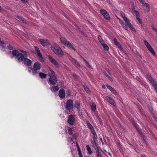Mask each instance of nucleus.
Segmentation results:
<instances>
[{"mask_svg":"<svg viewBox=\"0 0 157 157\" xmlns=\"http://www.w3.org/2000/svg\"><path fill=\"white\" fill-rule=\"evenodd\" d=\"M86 147L88 153L90 155H91L92 153V151L90 147L88 145L86 146Z\"/></svg>","mask_w":157,"mask_h":157,"instance_id":"28","label":"nucleus"},{"mask_svg":"<svg viewBox=\"0 0 157 157\" xmlns=\"http://www.w3.org/2000/svg\"><path fill=\"white\" fill-rule=\"evenodd\" d=\"M25 58L23 61L24 64L26 66H30L32 64V61L30 59L27 58V55L24 54Z\"/></svg>","mask_w":157,"mask_h":157,"instance_id":"4","label":"nucleus"},{"mask_svg":"<svg viewBox=\"0 0 157 157\" xmlns=\"http://www.w3.org/2000/svg\"><path fill=\"white\" fill-rule=\"evenodd\" d=\"M147 48L153 55H155V52L151 46L148 47Z\"/></svg>","mask_w":157,"mask_h":157,"instance_id":"26","label":"nucleus"},{"mask_svg":"<svg viewBox=\"0 0 157 157\" xmlns=\"http://www.w3.org/2000/svg\"><path fill=\"white\" fill-rule=\"evenodd\" d=\"M77 146H78L77 149H78V154H79V155H81V154H82V153H81V150L80 149L78 145H77Z\"/></svg>","mask_w":157,"mask_h":157,"instance_id":"47","label":"nucleus"},{"mask_svg":"<svg viewBox=\"0 0 157 157\" xmlns=\"http://www.w3.org/2000/svg\"><path fill=\"white\" fill-rule=\"evenodd\" d=\"M91 107L93 111L95 112L96 109V105L94 103H92L91 104Z\"/></svg>","mask_w":157,"mask_h":157,"instance_id":"24","label":"nucleus"},{"mask_svg":"<svg viewBox=\"0 0 157 157\" xmlns=\"http://www.w3.org/2000/svg\"><path fill=\"white\" fill-rule=\"evenodd\" d=\"M50 72L48 73V75L50 77V76L55 75V73L54 71L50 68H49Z\"/></svg>","mask_w":157,"mask_h":157,"instance_id":"23","label":"nucleus"},{"mask_svg":"<svg viewBox=\"0 0 157 157\" xmlns=\"http://www.w3.org/2000/svg\"><path fill=\"white\" fill-rule=\"evenodd\" d=\"M16 17L19 19L23 23H27V21L26 20L23 18H22V17H20L18 15H16L15 16Z\"/></svg>","mask_w":157,"mask_h":157,"instance_id":"17","label":"nucleus"},{"mask_svg":"<svg viewBox=\"0 0 157 157\" xmlns=\"http://www.w3.org/2000/svg\"><path fill=\"white\" fill-rule=\"evenodd\" d=\"M120 23L121 24L122 27L126 24L122 20L120 21Z\"/></svg>","mask_w":157,"mask_h":157,"instance_id":"49","label":"nucleus"},{"mask_svg":"<svg viewBox=\"0 0 157 157\" xmlns=\"http://www.w3.org/2000/svg\"><path fill=\"white\" fill-rule=\"evenodd\" d=\"M94 148L95 149L96 151V154L101 153V152L99 151V149L98 146L96 147H94Z\"/></svg>","mask_w":157,"mask_h":157,"instance_id":"42","label":"nucleus"},{"mask_svg":"<svg viewBox=\"0 0 157 157\" xmlns=\"http://www.w3.org/2000/svg\"><path fill=\"white\" fill-rule=\"evenodd\" d=\"M72 75L75 78H78V77L75 74L73 73L72 74Z\"/></svg>","mask_w":157,"mask_h":157,"instance_id":"55","label":"nucleus"},{"mask_svg":"<svg viewBox=\"0 0 157 157\" xmlns=\"http://www.w3.org/2000/svg\"><path fill=\"white\" fill-rule=\"evenodd\" d=\"M1 44H5L4 42L3 41H1V42H0Z\"/></svg>","mask_w":157,"mask_h":157,"instance_id":"63","label":"nucleus"},{"mask_svg":"<svg viewBox=\"0 0 157 157\" xmlns=\"http://www.w3.org/2000/svg\"><path fill=\"white\" fill-rule=\"evenodd\" d=\"M137 130L138 132L140 133V134L141 135V136L143 138V139L145 141V140L146 139L145 137L142 134V132L140 131V130L139 129H137Z\"/></svg>","mask_w":157,"mask_h":157,"instance_id":"38","label":"nucleus"},{"mask_svg":"<svg viewBox=\"0 0 157 157\" xmlns=\"http://www.w3.org/2000/svg\"><path fill=\"white\" fill-rule=\"evenodd\" d=\"M33 67L36 70H39L41 68V64L39 62H36L34 64Z\"/></svg>","mask_w":157,"mask_h":157,"instance_id":"14","label":"nucleus"},{"mask_svg":"<svg viewBox=\"0 0 157 157\" xmlns=\"http://www.w3.org/2000/svg\"><path fill=\"white\" fill-rule=\"evenodd\" d=\"M50 48L54 53L58 56H62L64 55L63 52L61 48L56 44L54 43L53 45L51 46Z\"/></svg>","mask_w":157,"mask_h":157,"instance_id":"1","label":"nucleus"},{"mask_svg":"<svg viewBox=\"0 0 157 157\" xmlns=\"http://www.w3.org/2000/svg\"><path fill=\"white\" fill-rule=\"evenodd\" d=\"M97 142V140H91V143L93 144V146L94 148L98 146Z\"/></svg>","mask_w":157,"mask_h":157,"instance_id":"30","label":"nucleus"},{"mask_svg":"<svg viewBox=\"0 0 157 157\" xmlns=\"http://www.w3.org/2000/svg\"><path fill=\"white\" fill-rule=\"evenodd\" d=\"M20 51L21 52H23V53H24H24H26V51H24V50H20Z\"/></svg>","mask_w":157,"mask_h":157,"instance_id":"64","label":"nucleus"},{"mask_svg":"<svg viewBox=\"0 0 157 157\" xmlns=\"http://www.w3.org/2000/svg\"><path fill=\"white\" fill-rule=\"evenodd\" d=\"M75 106L76 107L78 111H79L80 107V103L78 101H76L75 103Z\"/></svg>","mask_w":157,"mask_h":157,"instance_id":"19","label":"nucleus"},{"mask_svg":"<svg viewBox=\"0 0 157 157\" xmlns=\"http://www.w3.org/2000/svg\"><path fill=\"white\" fill-rule=\"evenodd\" d=\"M86 64V66L89 68H90L91 67V66L89 65L87 61L85 63Z\"/></svg>","mask_w":157,"mask_h":157,"instance_id":"54","label":"nucleus"},{"mask_svg":"<svg viewBox=\"0 0 157 157\" xmlns=\"http://www.w3.org/2000/svg\"><path fill=\"white\" fill-rule=\"evenodd\" d=\"M28 71L29 73H32L33 75H35L37 73V70H36L33 67V68L30 67L28 68Z\"/></svg>","mask_w":157,"mask_h":157,"instance_id":"13","label":"nucleus"},{"mask_svg":"<svg viewBox=\"0 0 157 157\" xmlns=\"http://www.w3.org/2000/svg\"><path fill=\"white\" fill-rule=\"evenodd\" d=\"M92 133L93 134L94 137L93 139H94V140H97V135L95 132V130L91 131Z\"/></svg>","mask_w":157,"mask_h":157,"instance_id":"29","label":"nucleus"},{"mask_svg":"<svg viewBox=\"0 0 157 157\" xmlns=\"http://www.w3.org/2000/svg\"><path fill=\"white\" fill-rule=\"evenodd\" d=\"M106 86L114 94H117V92L116 90L110 86H109L108 84H106Z\"/></svg>","mask_w":157,"mask_h":157,"instance_id":"18","label":"nucleus"},{"mask_svg":"<svg viewBox=\"0 0 157 157\" xmlns=\"http://www.w3.org/2000/svg\"><path fill=\"white\" fill-rule=\"evenodd\" d=\"M65 92L63 88L61 89L59 92V96L61 98H64L65 97Z\"/></svg>","mask_w":157,"mask_h":157,"instance_id":"12","label":"nucleus"},{"mask_svg":"<svg viewBox=\"0 0 157 157\" xmlns=\"http://www.w3.org/2000/svg\"><path fill=\"white\" fill-rule=\"evenodd\" d=\"M136 19L139 22L140 24H142V21H141V20L140 19V17H139V16H138V17H136Z\"/></svg>","mask_w":157,"mask_h":157,"instance_id":"44","label":"nucleus"},{"mask_svg":"<svg viewBox=\"0 0 157 157\" xmlns=\"http://www.w3.org/2000/svg\"><path fill=\"white\" fill-rule=\"evenodd\" d=\"M21 1L22 2H23L25 3L28 2L27 0H21Z\"/></svg>","mask_w":157,"mask_h":157,"instance_id":"59","label":"nucleus"},{"mask_svg":"<svg viewBox=\"0 0 157 157\" xmlns=\"http://www.w3.org/2000/svg\"><path fill=\"white\" fill-rule=\"evenodd\" d=\"M75 64L78 67H81V66L79 63L77 61V62H76V63Z\"/></svg>","mask_w":157,"mask_h":157,"instance_id":"57","label":"nucleus"},{"mask_svg":"<svg viewBox=\"0 0 157 157\" xmlns=\"http://www.w3.org/2000/svg\"><path fill=\"white\" fill-rule=\"evenodd\" d=\"M7 47L10 50H12L13 48V46L10 44H9Z\"/></svg>","mask_w":157,"mask_h":157,"instance_id":"48","label":"nucleus"},{"mask_svg":"<svg viewBox=\"0 0 157 157\" xmlns=\"http://www.w3.org/2000/svg\"><path fill=\"white\" fill-rule=\"evenodd\" d=\"M150 83L152 85L153 87H156V86H157V83L156 82L155 80L154 79L153 80H152V81H151V82H150Z\"/></svg>","mask_w":157,"mask_h":157,"instance_id":"32","label":"nucleus"},{"mask_svg":"<svg viewBox=\"0 0 157 157\" xmlns=\"http://www.w3.org/2000/svg\"><path fill=\"white\" fill-rule=\"evenodd\" d=\"M35 49L36 52L37 53V56L39 57V60L41 62H44V59L42 56L39 49L38 47H35Z\"/></svg>","mask_w":157,"mask_h":157,"instance_id":"5","label":"nucleus"},{"mask_svg":"<svg viewBox=\"0 0 157 157\" xmlns=\"http://www.w3.org/2000/svg\"><path fill=\"white\" fill-rule=\"evenodd\" d=\"M106 98L107 99L111 104L115 106H116V104L113 100L112 98L108 96H106Z\"/></svg>","mask_w":157,"mask_h":157,"instance_id":"15","label":"nucleus"},{"mask_svg":"<svg viewBox=\"0 0 157 157\" xmlns=\"http://www.w3.org/2000/svg\"><path fill=\"white\" fill-rule=\"evenodd\" d=\"M86 123L87 124V126L88 127V128L90 129V130L91 131H94V128L93 126L91 125V124L90 123L89 121H86Z\"/></svg>","mask_w":157,"mask_h":157,"instance_id":"20","label":"nucleus"},{"mask_svg":"<svg viewBox=\"0 0 157 157\" xmlns=\"http://www.w3.org/2000/svg\"><path fill=\"white\" fill-rule=\"evenodd\" d=\"M121 14L122 17L123 18L124 20V19L127 18L125 16V14L123 12H121Z\"/></svg>","mask_w":157,"mask_h":157,"instance_id":"45","label":"nucleus"},{"mask_svg":"<svg viewBox=\"0 0 157 157\" xmlns=\"http://www.w3.org/2000/svg\"><path fill=\"white\" fill-rule=\"evenodd\" d=\"M2 50L3 51H4L5 50L4 49V48L5 47V46H4L3 45H2Z\"/></svg>","mask_w":157,"mask_h":157,"instance_id":"62","label":"nucleus"},{"mask_svg":"<svg viewBox=\"0 0 157 157\" xmlns=\"http://www.w3.org/2000/svg\"><path fill=\"white\" fill-rule=\"evenodd\" d=\"M102 46H103V48H104V49L105 50L107 51L109 50V48L108 46L106 44H104L102 45Z\"/></svg>","mask_w":157,"mask_h":157,"instance_id":"36","label":"nucleus"},{"mask_svg":"<svg viewBox=\"0 0 157 157\" xmlns=\"http://www.w3.org/2000/svg\"><path fill=\"white\" fill-rule=\"evenodd\" d=\"M150 83L152 85L153 87H156V86H157V83L156 82L155 80L154 79L153 80H152V81H151V82H150Z\"/></svg>","mask_w":157,"mask_h":157,"instance_id":"33","label":"nucleus"},{"mask_svg":"<svg viewBox=\"0 0 157 157\" xmlns=\"http://www.w3.org/2000/svg\"><path fill=\"white\" fill-rule=\"evenodd\" d=\"M50 89L52 92H56L58 91L59 88L58 86H54L50 88Z\"/></svg>","mask_w":157,"mask_h":157,"instance_id":"16","label":"nucleus"},{"mask_svg":"<svg viewBox=\"0 0 157 157\" xmlns=\"http://www.w3.org/2000/svg\"><path fill=\"white\" fill-rule=\"evenodd\" d=\"M81 58H82L83 60V61L85 62V63L87 61L84 58H83L82 56H81Z\"/></svg>","mask_w":157,"mask_h":157,"instance_id":"61","label":"nucleus"},{"mask_svg":"<svg viewBox=\"0 0 157 157\" xmlns=\"http://www.w3.org/2000/svg\"><path fill=\"white\" fill-rule=\"evenodd\" d=\"M20 53L17 50H13L12 52V54L14 56H17Z\"/></svg>","mask_w":157,"mask_h":157,"instance_id":"25","label":"nucleus"},{"mask_svg":"<svg viewBox=\"0 0 157 157\" xmlns=\"http://www.w3.org/2000/svg\"><path fill=\"white\" fill-rule=\"evenodd\" d=\"M142 3L143 6H146L147 7H149V5L148 4L145 2L144 1L143 2H142Z\"/></svg>","mask_w":157,"mask_h":157,"instance_id":"43","label":"nucleus"},{"mask_svg":"<svg viewBox=\"0 0 157 157\" xmlns=\"http://www.w3.org/2000/svg\"><path fill=\"white\" fill-rule=\"evenodd\" d=\"M146 77L149 80L150 82L152 81V80H153L154 79L152 77L151 75L149 74L147 75Z\"/></svg>","mask_w":157,"mask_h":157,"instance_id":"31","label":"nucleus"},{"mask_svg":"<svg viewBox=\"0 0 157 157\" xmlns=\"http://www.w3.org/2000/svg\"><path fill=\"white\" fill-rule=\"evenodd\" d=\"M83 87L84 90L86 91L87 93L90 94V91L88 89V88L85 86H83Z\"/></svg>","mask_w":157,"mask_h":157,"instance_id":"35","label":"nucleus"},{"mask_svg":"<svg viewBox=\"0 0 157 157\" xmlns=\"http://www.w3.org/2000/svg\"><path fill=\"white\" fill-rule=\"evenodd\" d=\"M39 41L40 42L41 44L43 46H47L50 44L48 40L40 39Z\"/></svg>","mask_w":157,"mask_h":157,"instance_id":"10","label":"nucleus"},{"mask_svg":"<svg viewBox=\"0 0 157 157\" xmlns=\"http://www.w3.org/2000/svg\"><path fill=\"white\" fill-rule=\"evenodd\" d=\"M100 13L102 15L105 19L109 20L110 17L106 11L103 9H101L100 10Z\"/></svg>","mask_w":157,"mask_h":157,"instance_id":"6","label":"nucleus"},{"mask_svg":"<svg viewBox=\"0 0 157 157\" xmlns=\"http://www.w3.org/2000/svg\"><path fill=\"white\" fill-rule=\"evenodd\" d=\"M144 42L147 48L151 46L150 45L147 40H144Z\"/></svg>","mask_w":157,"mask_h":157,"instance_id":"37","label":"nucleus"},{"mask_svg":"<svg viewBox=\"0 0 157 157\" xmlns=\"http://www.w3.org/2000/svg\"><path fill=\"white\" fill-rule=\"evenodd\" d=\"M39 75L41 78H45L47 76V75L42 72H40Z\"/></svg>","mask_w":157,"mask_h":157,"instance_id":"22","label":"nucleus"},{"mask_svg":"<svg viewBox=\"0 0 157 157\" xmlns=\"http://www.w3.org/2000/svg\"><path fill=\"white\" fill-rule=\"evenodd\" d=\"M75 119L74 116L72 115H70L68 119V124L71 125H73L75 123Z\"/></svg>","mask_w":157,"mask_h":157,"instance_id":"9","label":"nucleus"},{"mask_svg":"<svg viewBox=\"0 0 157 157\" xmlns=\"http://www.w3.org/2000/svg\"><path fill=\"white\" fill-rule=\"evenodd\" d=\"M73 101L70 99L67 100V102L65 108L67 109L70 111L73 109Z\"/></svg>","mask_w":157,"mask_h":157,"instance_id":"3","label":"nucleus"},{"mask_svg":"<svg viewBox=\"0 0 157 157\" xmlns=\"http://www.w3.org/2000/svg\"><path fill=\"white\" fill-rule=\"evenodd\" d=\"M154 119L157 122V117L155 116L153 117Z\"/></svg>","mask_w":157,"mask_h":157,"instance_id":"58","label":"nucleus"},{"mask_svg":"<svg viewBox=\"0 0 157 157\" xmlns=\"http://www.w3.org/2000/svg\"><path fill=\"white\" fill-rule=\"evenodd\" d=\"M59 40L64 46L67 48L72 49L75 51H76V49L74 48L73 46L69 41L67 40V39L63 37H61L59 38Z\"/></svg>","mask_w":157,"mask_h":157,"instance_id":"2","label":"nucleus"},{"mask_svg":"<svg viewBox=\"0 0 157 157\" xmlns=\"http://www.w3.org/2000/svg\"><path fill=\"white\" fill-rule=\"evenodd\" d=\"M68 133L70 135H72L73 134L72 130L71 128H69Z\"/></svg>","mask_w":157,"mask_h":157,"instance_id":"40","label":"nucleus"},{"mask_svg":"<svg viewBox=\"0 0 157 157\" xmlns=\"http://www.w3.org/2000/svg\"><path fill=\"white\" fill-rule=\"evenodd\" d=\"M114 43L116 45L118 48H121V46L120 44L117 41L116 38H114L113 39Z\"/></svg>","mask_w":157,"mask_h":157,"instance_id":"21","label":"nucleus"},{"mask_svg":"<svg viewBox=\"0 0 157 157\" xmlns=\"http://www.w3.org/2000/svg\"><path fill=\"white\" fill-rule=\"evenodd\" d=\"M102 45V46L105 44V43H104V42L103 41V40H101V41L99 42Z\"/></svg>","mask_w":157,"mask_h":157,"instance_id":"56","label":"nucleus"},{"mask_svg":"<svg viewBox=\"0 0 157 157\" xmlns=\"http://www.w3.org/2000/svg\"><path fill=\"white\" fill-rule=\"evenodd\" d=\"M122 27L125 30H128V27L126 24L124 25Z\"/></svg>","mask_w":157,"mask_h":157,"instance_id":"53","label":"nucleus"},{"mask_svg":"<svg viewBox=\"0 0 157 157\" xmlns=\"http://www.w3.org/2000/svg\"><path fill=\"white\" fill-rule=\"evenodd\" d=\"M128 25L133 31H135V29L133 27L132 25L131 24V23L128 24Z\"/></svg>","mask_w":157,"mask_h":157,"instance_id":"39","label":"nucleus"},{"mask_svg":"<svg viewBox=\"0 0 157 157\" xmlns=\"http://www.w3.org/2000/svg\"><path fill=\"white\" fill-rule=\"evenodd\" d=\"M48 58L50 61L53 64L57 67H59V65L58 62L52 56H48Z\"/></svg>","mask_w":157,"mask_h":157,"instance_id":"11","label":"nucleus"},{"mask_svg":"<svg viewBox=\"0 0 157 157\" xmlns=\"http://www.w3.org/2000/svg\"><path fill=\"white\" fill-rule=\"evenodd\" d=\"M25 58L24 54L23 55L21 53H20L17 56H16V59L17 60L18 62H21L23 61Z\"/></svg>","mask_w":157,"mask_h":157,"instance_id":"8","label":"nucleus"},{"mask_svg":"<svg viewBox=\"0 0 157 157\" xmlns=\"http://www.w3.org/2000/svg\"><path fill=\"white\" fill-rule=\"evenodd\" d=\"M98 39L99 42L103 40L100 35H98Z\"/></svg>","mask_w":157,"mask_h":157,"instance_id":"52","label":"nucleus"},{"mask_svg":"<svg viewBox=\"0 0 157 157\" xmlns=\"http://www.w3.org/2000/svg\"><path fill=\"white\" fill-rule=\"evenodd\" d=\"M103 73L105 75L106 77L108 78L110 81H113V79L112 78L110 77L105 71Z\"/></svg>","mask_w":157,"mask_h":157,"instance_id":"34","label":"nucleus"},{"mask_svg":"<svg viewBox=\"0 0 157 157\" xmlns=\"http://www.w3.org/2000/svg\"><path fill=\"white\" fill-rule=\"evenodd\" d=\"M79 31L81 32V34L85 37H87V35L83 32V31H82L81 30H80Z\"/></svg>","mask_w":157,"mask_h":157,"instance_id":"41","label":"nucleus"},{"mask_svg":"<svg viewBox=\"0 0 157 157\" xmlns=\"http://www.w3.org/2000/svg\"><path fill=\"white\" fill-rule=\"evenodd\" d=\"M97 157H103L101 153L97 154Z\"/></svg>","mask_w":157,"mask_h":157,"instance_id":"51","label":"nucleus"},{"mask_svg":"<svg viewBox=\"0 0 157 157\" xmlns=\"http://www.w3.org/2000/svg\"><path fill=\"white\" fill-rule=\"evenodd\" d=\"M75 27L79 30V31L80 30H81L79 27L77 25L75 24Z\"/></svg>","mask_w":157,"mask_h":157,"instance_id":"60","label":"nucleus"},{"mask_svg":"<svg viewBox=\"0 0 157 157\" xmlns=\"http://www.w3.org/2000/svg\"><path fill=\"white\" fill-rule=\"evenodd\" d=\"M134 12L135 13L136 17L139 16V13L138 11L136 10H134Z\"/></svg>","mask_w":157,"mask_h":157,"instance_id":"50","label":"nucleus"},{"mask_svg":"<svg viewBox=\"0 0 157 157\" xmlns=\"http://www.w3.org/2000/svg\"><path fill=\"white\" fill-rule=\"evenodd\" d=\"M124 20L125 21V22L126 23L127 25H128V24L130 23L129 21V20L127 18V17Z\"/></svg>","mask_w":157,"mask_h":157,"instance_id":"46","label":"nucleus"},{"mask_svg":"<svg viewBox=\"0 0 157 157\" xmlns=\"http://www.w3.org/2000/svg\"><path fill=\"white\" fill-rule=\"evenodd\" d=\"M49 82L52 85H55L57 82V79L56 75L50 76Z\"/></svg>","mask_w":157,"mask_h":157,"instance_id":"7","label":"nucleus"},{"mask_svg":"<svg viewBox=\"0 0 157 157\" xmlns=\"http://www.w3.org/2000/svg\"><path fill=\"white\" fill-rule=\"evenodd\" d=\"M147 48L153 55H155V52L151 46L148 47Z\"/></svg>","mask_w":157,"mask_h":157,"instance_id":"27","label":"nucleus"}]
</instances>
